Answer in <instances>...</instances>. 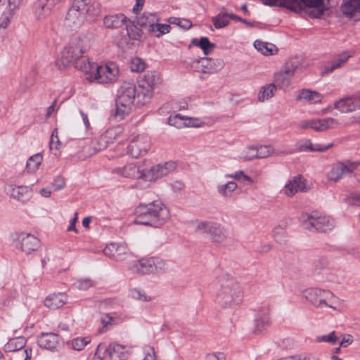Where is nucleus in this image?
Masks as SVG:
<instances>
[{"instance_id": "nucleus-32", "label": "nucleus", "mask_w": 360, "mask_h": 360, "mask_svg": "<svg viewBox=\"0 0 360 360\" xmlns=\"http://www.w3.org/2000/svg\"><path fill=\"white\" fill-rule=\"evenodd\" d=\"M131 269L141 275L153 274L152 257L141 258L134 262Z\"/></svg>"}, {"instance_id": "nucleus-37", "label": "nucleus", "mask_w": 360, "mask_h": 360, "mask_svg": "<svg viewBox=\"0 0 360 360\" xmlns=\"http://www.w3.org/2000/svg\"><path fill=\"white\" fill-rule=\"evenodd\" d=\"M309 8V13L314 18H319L324 11L323 0H302Z\"/></svg>"}, {"instance_id": "nucleus-55", "label": "nucleus", "mask_w": 360, "mask_h": 360, "mask_svg": "<svg viewBox=\"0 0 360 360\" xmlns=\"http://www.w3.org/2000/svg\"><path fill=\"white\" fill-rule=\"evenodd\" d=\"M229 15L226 13L219 14L212 18L214 26L217 29H221L227 26L229 23Z\"/></svg>"}, {"instance_id": "nucleus-5", "label": "nucleus", "mask_w": 360, "mask_h": 360, "mask_svg": "<svg viewBox=\"0 0 360 360\" xmlns=\"http://www.w3.org/2000/svg\"><path fill=\"white\" fill-rule=\"evenodd\" d=\"M142 98V92H137V89L134 83L124 82L117 94L115 112V117L120 120H122L125 115H128L136 99L139 104L143 105L144 103H141L140 102Z\"/></svg>"}, {"instance_id": "nucleus-41", "label": "nucleus", "mask_w": 360, "mask_h": 360, "mask_svg": "<svg viewBox=\"0 0 360 360\" xmlns=\"http://www.w3.org/2000/svg\"><path fill=\"white\" fill-rule=\"evenodd\" d=\"M43 161L41 153H36L28 158L26 162L25 169L28 173L34 174L39 168Z\"/></svg>"}, {"instance_id": "nucleus-40", "label": "nucleus", "mask_w": 360, "mask_h": 360, "mask_svg": "<svg viewBox=\"0 0 360 360\" xmlns=\"http://www.w3.org/2000/svg\"><path fill=\"white\" fill-rule=\"evenodd\" d=\"M171 26L169 24H162L160 22L159 18L157 19L148 32L155 37L160 38L162 36L169 33Z\"/></svg>"}, {"instance_id": "nucleus-3", "label": "nucleus", "mask_w": 360, "mask_h": 360, "mask_svg": "<svg viewBox=\"0 0 360 360\" xmlns=\"http://www.w3.org/2000/svg\"><path fill=\"white\" fill-rule=\"evenodd\" d=\"M84 61V65L79 64L77 67L85 74L86 79L89 81L108 84L118 79L120 71L118 66L114 63L99 65L94 62Z\"/></svg>"}, {"instance_id": "nucleus-17", "label": "nucleus", "mask_w": 360, "mask_h": 360, "mask_svg": "<svg viewBox=\"0 0 360 360\" xmlns=\"http://www.w3.org/2000/svg\"><path fill=\"white\" fill-rule=\"evenodd\" d=\"M191 68L198 72L204 73H213L222 68V63L219 60L210 58H201L194 59L191 64Z\"/></svg>"}, {"instance_id": "nucleus-24", "label": "nucleus", "mask_w": 360, "mask_h": 360, "mask_svg": "<svg viewBox=\"0 0 360 360\" xmlns=\"http://www.w3.org/2000/svg\"><path fill=\"white\" fill-rule=\"evenodd\" d=\"M323 96L319 92L309 89H303L297 92L296 100L309 104L321 103Z\"/></svg>"}, {"instance_id": "nucleus-23", "label": "nucleus", "mask_w": 360, "mask_h": 360, "mask_svg": "<svg viewBox=\"0 0 360 360\" xmlns=\"http://www.w3.org/2000/svg\"><path fill=\"white\" fill-rule=\"evenodd\" d=\"M271 323L270 312L269 309L259 311L255 320V326L252 333L255 335H261Z\"/></svg>"}, {"instance_id": "nucleus-19", "label": "nucleus", "mask_w": 360, "mask_h": 360, "mask_svg": "<svg viewBox=\"0 0 360 360\" xmlns=\"http://www.w3.org/2000/svg\"><path fill=\"white\" fill-rule=\"evenodd\" d=\"M141 167L139 163L131 162L124 166L114 168L112 173L124 178L143 180L144 170Z\"/></svg>"}, {"instance_id": "nucleus-45", "label": "nucleus", "mask_w": 360, "mask_h": 360, "mask_svg": "<svg viewBox=\"0 0 360 360\" xmlns=\"http://www.w3.org/2000/svg\"><path fill=\"white\" fill-rule=\"evenodd\" d=\"M255 49L265 56L273 55L277 51V49L273 44L256 40L254 43Z\"/></svg>"}, {"instance_id": "nucleus-39", "label": "nucleus", "mask_w": 360, "mask_h": 360, "mask_svg": "<svg viewBox=\"0 0 360 360\" xmlns=\"http://www.w3.org/2000/svg\"><path fill=\"white\" fill-rule=\"evenodd\" d=\"M237 188L238 184L233 181H230L225 184H219L217 186V191L223 198H230Z\"/></svg>"}, {"instance_id": "nucleus-31", "label": "nucleus", "mask_w": 360, "mask_h": 360, "mask_svg": "<svg viewBox=\"0 0 360 360\" xmlns=\"http://www.w3.org/2000/svg\"><path fill=\"white\" fill-rule=\"evenodd\" d=\"M331 145L321 146L319 144L314 145L309 139L299 140L295 145L296 150L298 152H323L327 150Z\"/></svg>"}, {"instance_id": "nucleus-15", "label": "nucleus", "mask_w": 360, "mask_h": 360, "mask_svg": "<svg viewBox=\"0 0 360 360\" xmlns=\"http://www.w3.org/2000/svg\"><path fill=\"white\" fill-rule=\"evenodd\" d=\"M176 167V164L172 161L155 165L148 171H144L143 181L154 182L174 171Z\"/></svg>"}, {"instance_id": "nucleus-6", "label": "nucleus", "mask_w": 360, "mask_h": 360, "mask_svg": "<svg viewBox=\"0 0 360 360\" xmlns=\"http://www.w3.org/2000/svg\"><path fill=\"white\" fill-rule=\"evenodd\" d=\"M303 298L316 308L329 307L333 310L342 311L344 302L329 290L309 288L302 291Z\"/></svg>"}, {"instance_id": "nucleus-51", "label": "nucleus", "mask_w": 360, "mask_h": 360, "mask_svg": "<svg viewBox=\"0 0 360 360\" xmlns=\"http://www.w3.org/2000/svg\"><path fill=\"white\" fill-rule=\"evenodd\" d=\"M193 44L200 47L205 55L210 53L215 47L214 44L211 43L207 37H202L199 40L195 39L193 40Z\"/></svg>"}, {"instance_id": "nucleus-33", "label": "nucleus", "mask_w": 360, "mask_h": 360, "mask_svg": "<svg viewBox=\"0 0 360 360\" xmlns=\"http://www.w3.org/2000/svg\"><path fill=\"white\" fill-rule=\"evenodd\" d=\"M342 13L350 18L360 17V1L359 0H347L345 1L341 6Z\"/></svg>"}, {"instance_id": "nucleus-52", "label": "nucleus", "mask_w": 360, "mask_h": 360, "mask_svg": "<svg viewBox=\"0 0 360 360\" xmlns=\"http://www.w3.org/2000/svg\"><path fill=\"white\" fill-rule=\"evenodd\" d=\"M239 158L243 161L257 159L256 145L245 147L239 154Z\"/></svg>"}, {"instance_id": "nucleus-14", "label": "nucleus", "mask_w": 360, "mask_h": 360, "mask_svg": "<svg viewBox=\"0 0 360 360\" xmlns=\"http://www.w3.org/2000/svg\"><path fill=\"white\" fill-rule=\"evenodd\" d=\"M150 148V138L146 134L134 136L127 147V154L134 158H138L147 153Z\"/></svg>"}, {"instance_id": "nucleus-9", "label": "nucleus", "mask_w": 360, "mask_h": 360, "mask_svg": "<svg viewBox=\"0 0 360 360\" xmlns=\"http://www.w3.org/2000/svg\"><path fill=\"white\" fill-rule=\"evenodd\" d=\"M11 239L13 246L26 255L37 251L40 246L39 240L34 235L26 232L13 233Z\"/></svg>"}, {"instance_id": "nucleus-20", "label": "nucleus", "mask_w": 360, "mask_h": 360, "mask_svg": "<svg viewBox=\"0 0 360 360\" xmlns=\"http://www.w3.org/2000/svg\"><path fill=\"white\" fill-rule=\"evenodd\" d=\"M30 186L8 184L5 187L6 193L18 201L25 202L27 195L31 192Z\"/></svg>"}, {"instance_id": "nucleus-56", "label": "nucleus", "mask_w": 360, "mask_h": 360, "mask_svg": "<svg viewBox=\"0 0 360 360\" xmlns=\"http://www.w3.org/2000/svg\"><path fill=\"white\" fill-rule=\"evenodd\" d=\"M186 116L180 114L172 115L168 118V124L176 128L181 129L185 127Z\"/></svg>"}, {"instance_id": "nucleus-54", "label": "nucleus", "mask_w": 360, "mask_h": 360, "mask_svg": "<svg viewBox=\"0 0 360 360\" xmlns=\"http://www.w3.org/2000/svg\"><path fill=\"white\" fill-rule=\"evenodd\" d=\"M61 146L60 141L58 138V129H54L52 131L50 141H49V148L50 150L54 154L57 155Z\"/></svg>"}, {"instance_id": "nucleus-63", "label": "nucleus", "mask_w": 360, "mask_h": 360, "mask_svg": "<svg viewBox=\"0 0 360 360\" xmlns=\"http://www.w3.org/2000/svg\"><path fill=\"white\" fill-rule=\"evenodd\" d=\"M32 356V349L29 348L23 349L17 352L13 356L14 360H30Z\"/></svg>"}, {"instance_id": "nucleus-43", "label": "nucleus", "mask_w": 360, "mask_h": 360, "mask_svg": "<svg viewBox=\"0 0 360 360\" xmlns=\"http://www.w3.org/2000/svg\"><path fill=\"white\" fill-rule=\"evenodd\" d=\"M25 345V340L22 337H18L15 338H11L4 345V349L6 352H12L15 351L19 352L22 350Z\"/></svg>"}, {"instance_id": "nucleus-16", "label": "nucleus", "mask_w": 360, "mask_h": 360, "mask_svg": "<svg viewBox=\"0 0 360 360\" xmlns=\"http://www.w3.org/2000/svg\"><path fill=\"white\" fill-rule=\"evenodd\" d=\"M311 188L306 179L300 175L288 181L283 188V193L288 197H292L298 192H307Z\"/></svg>"}, {"instance_id": "nucleus-13", "label": "nucleus", "mask_w": 360, "mask_h": 360, "mask_svg": "<svg viewBox=\"0 0 360 360\" xmlns=\"http://www.w3.org/2000/svg\"><path fill=\"white\" fill-rule=\"evenodd\" d=\"M359 161L345 160L335 163L327 174L329 181L337 182L345 176L353 173L359 166Z\"/></svg>"}, {"instance_id": "nucleus-46", "label": "nucleus", "mask_w": 360, "mask_h": 360, "mask_svg": "<svg viewBox=\"0 0 360 360\" xmlns=\"http://www.w3.org/2000/svg\"><path fill=\"white\" fill-rule=\"evenodd\" d=\"M153 274H162L169 269L167 262L160 257H152Z\"/></svg>"}, {"instance_id": "nucleus-10", "label": "nucleus", "mask_w": 360, "mask_h": 360, "mask_svg": "<svg viewBox=\"0 0 360 360\" xmlns=\"http://www.w3.org/2000/svg\"><path fill=\"white\" fill-rule=\"evenodd\" d=\"M84 60L90 61L83 57V54L70 42L62 51L60 58L56 61V65L59 69H63L70 64H75V68L78 69L77 65H84Z\"/></svg>"}, {"instance_id": "nucleus-42", "label": "nucleus", "mask_w": 360, "mask_h": 360, "mask_svg": "<svg viewBox=\"0 0 360 360\" xmlns=\"http://www.w3.org/2000/svg\"><path fill=\"white\" fill-rule=\"evenodd\" d=\"M276 89V86L274 83L267 84L262 86L257 94V98L260 102H265L271 98Z\"/></svg>"}, {"instance_id": "nucleus-53", "label": "nucleus", "mask_w": 360, "mask_h": 360, "mask_svg": "<svg viewBox=\"0 0 360 360\" xmlns=\"http://www.w3.org/2000/svg\"><path fill=\"white\" fill-rule=\"evenodd\" d=\"M126 27L127 34L131 39L139 40L142 37V31L132 24V22L127 19V22L124 24Z\"/></svg>"}, {"instance_id": "nucleus-47", "label": "nucleus", "mask_w": 360, "mask_h": 360, "mask_svg": "<svg viewBox=\"0 0 360 360\" xmlns=\"http://www.w3.org/2000/svg\"><path fill=\"white\" fill-rule=\"evenodd\" d=\"M265 5L271 6H285L294 11H297V1L295 0H262Z\"/></svg>"}, {"instance_id": "nucleus-25", "label": "nucleus", "mask_w": 360, "mask_h": 360, "mask_svg": "<svg viewBox=\"0 0 360 360\" xmlns=\"http://www.w3.org/2000/svg\"><path fill=\"white\" fill-rule=\"evenodd\" d=\"M74 48H76L82 54L87 51L91 46L93 36L91 34H82L73 37L70 41Z\"/></svg>"}, {"instance_id": "nucleus-48", "label": "nucleus", "mask_w": 360, "mask_h": 360, "mask_svg": "<svg viewBox=\"0 0 360 360\" xmlns=\"http://www.w3.org/2000/svg\"><path fill=\"white\" fill-rule=\"evenodd\" d=\"M257 159L267 158L276 155V150L271 145H256Z\"/></svg>"}, {"instance_id": "nucleus-12", "label": "nucleus", "mask_w": 360, "mask_h": 360, "mask_svg": "<svg viewBox=\"0 0 360 360\" xmlns=\"http://www.w3.org/2000/svg\"><path fill=\"white\" fill-rule=\"evenodd\" d=\"M162 82L160 74L155 71H148L139 81V88L142 89L143 98L141 103L148 102L154 89Z\"/></svg>"}, {"instance_id": "nucleus-29", "label": "nucleus", "mask_w": 360, "mask_h": 360, "mask_svg": "<svg viewBox=\"0 0 360 360\" xmlns=\"http://www.w3.org/2000/svg\"><path fill=\"white\" fill-rule=\"evenodd\" d=\"M68 302V296L63 292L53 293L44 300V305L50 309H57Z\"/></svg>"}, {"instance_id": "nucleus-11", "label": "nucleus", "mask_w": 360, "mask_h": 360, "mask_svg": "<svg viewBox=\"0 0 360 360\" xmlns=\"http://www.w3.org/2000/svg\"><path fill=\"white\" fill-rule=\"evenodd\" d=\"M332 109L342 114L350 113L360 109V91L351 96H346L335 101L333 106L323 110V113L329 112Z\"/></svg>"}, {"instance_id": "nucleus-18", "label": "nucleus", "mask_w": 360, "mask_h": 360, "mask_svg": "<svg viewBox=\"0 0 360 360\" xmlns=\"http://www.w3.org/2000/svg\"><path fill=\"white\" fill-rule=\"evenodd\" d=\"M297 65L294 63H287L284 70L274 75V84L278 88L286 90L291 84V79L295 74Z\"/></svg>"}, {"instance_id": "nucleus-2", "label": "nucleus", "mask_w": 360, "mask_h": 360, "mask_svg": "<svg viewBox=\"0 0 360 360\" xmlns=\"http://www.w3.org/2000/svg\"><path fill=\"white\" fill-rule=\"evenodd\" d=\"M243 292L238 283L228 275L219 279L215 302L222 309H233L243 300Z\"/></svg>"}, {"instance_id": "nucleus-58", "label": "nucleus", "mask_w": 360, "mask_h": 360, "mask_svg": "<svg viewBox=\"0 0 360 360\" xmlns=\"http://www.w3.org/2000/svg\"><path fill=\"white\" fill-rule=\"evenodd\" d=\"M94 282L89 278H79L75 281L74 285L79 290H87L94 286Z\"/></svg>"}, {"instance_id": "nucleus-35", "label": "nucleus", "mask_w": 360, "mask_h": 360, "mask_svg": "<svg viewBox=\"0 0 360 360\" xmlns=\"http://www.w3.org/2000/svg\"><path fill=\"white\" fill-rule=\"evenodd\" d=\"M350 57L351 55L348 52H343L338 55L337 58L326 65L323 74L330 73L335 70L341 68L346 63Z\"/></svg>"}, {"instance_id": "nucleus-62", "label": "nucleus", "mask_w": 360, "mask_h": 360, "mask_svg": "<svg viewBox=\"0 0 360 360\" xmlns=\"http://www.w3.org/2000/svg\"><path fill=\"white\" fill-rule=\"evenodd\" d=\"M51 186L55 191H60L65 186V180L62 176H57L51 183Z\"/></svg>"}, {"instance_id": "nucleus-8", "label": "nucleus", "mask_w": 360, "mask_h": 360, "mask_svg": "<svg viewBox=\"0 0 360 360\" xmlns=\"http://www.w3.org/2000/svg\"><path fill=\"white\" fill-rule=\"evenodd\" d=\"M195 231L208 236L217 243H222L229 238V230L221 224L213 221H201L197 223Z\"/></svg>"}, {"instance_id": "nucleus-60", "label": "nucleus", "mask_w": 360, "mask_h": 360, "mask_svg": "<svg viewBox=\"0 0 360 360\" xmlns=\"http://www.w3.org/2000/svg\"><path fill=\"white\" fill-rule=\"evenodd\" d=\"M146 68L145 62L140 58H132L130 69L132 72H141Z\"/></svg>"}, {"instance_id": "nucleus-21", "label": "nucleus", "mask_w": 360, "mask_h": 360, "mask_svg": "<svg viewBox=\"0 0 360 360\" xmlns=\"http://www.w3.org/2000/svg\"><path fill=\"white\" fill-rule=\"evenodd\" d=\"M103 254L113 260L123 261L128 254V248L125 245L111 243L105 247Z\"/></svg>"}, {"instance_id": "nucleus-36", "label": "nucleus", "mask_w": 360, "mask_h": 360, "mask_svg": "<svg viewBox=\"0 0 360 360\" xmlns=\"http://www.w3.org/2000/svg\"><path fill=\"white\" fill-rule=\"evenodd\" d=\"M288 226V220L283 219L278 221L273 229V237L275 240L279 243H283L288 238L287 227Z\"/></svg>"}, {"instance_id": "nucleus-27", "label": "nucleus", "mask_w": 360, "mask_h": 360, "mask_svg": "<svg viewBox=\"0 0 360 360\" xmlns=\"http://www.w3.org/2000/svg\"><path fill=\"white\" fill-rule=\"evenodd\" d=\"M340 125V122L333 117H326L323 119H313V128L316 131H324L328 129H333Z\"/></svg>"}, {"instance_id": "nucleus-59", "label": "nucleus", "mask_w": 360, "mask_h": 360, "mask_svg": "<svg viewBox=\"0 0 360 360\" xmlns=\"http://www.w3.org/2000/svg\"><path fill=\"white\" fill-rule=\"evenodd\" d=\"M109 347L105 343H100L96 347L93 360H103Z\"/></svg>"}, {"instance_id": "nucleus-50", "label": "nucleus", "mask_w": 360, "mask_h": 360, "mask_svg": "<svg viewBox=\"0 0 360 360\" xmlns=\"http://www.w3.org/2000/svg\"><path fill=\"white\" fill-rule=\"evenodd\" d=\"M90 342L91 338L89 337H77L70 341L68 345L75 351H82Z\"/></svg>"}, {"instance_id": "nucleus-4", "label": "nucleus", "mask_w": 360, "mask_h": 360, "mask_svg": "<svg viewBox=\"0 0 360 360\" xmlns=\"http://www.w3.org/2000/svg\"><path fill=\"white\" fill-rule=\"evenodd\" d=\"M101 5L91 0H74L66 15V22L69 26L78 27L85 20H91L99 15Z\"/></svg>"}, {"instance_id": "nucleus-34", "label": "nucleus", "mask_w": 360, "mask_h": 360, "mask_svg": "<svg viewBox=\"0 0 360 360\" xmlns=\"http://www.w3.org/2000/svg\"><path fill=\"white\" fill-rule=\"evenodd\" d=\"M54 6L47 0H37L34 7V15L38 20L48 17Z\"/></svg>"}, {"instance_id": "nucleus-7", "label": "nucleus", "mask_w": 360, "mask_h": 360, "mask_svg": "<svg viewBox=\"0 0 360 360\" xmlns=\"http://www.w3.org/2000/svg\"><path fill=\"white\" fill-rule=\"evenodd\" d=\"M302 223L303 228L309 231L326 232L334 227V221L332 218L318 212L303 214Z\"/></svg>"}, {"instance_id": "nucleus-49", "label": "nucleus", "mask_w": 360, "mask_h": 360, "mask_svg": "<svg viewBox=\"0 0 360 360\" xmlns=\"http://www.w3.org/2000/svg\"><path fill=\"white\" fill-rule=\"evenodd\" d=\"M314 341L316 343L326 342L331 345H335L339 341V338L337 333L333 330L328 334L316 335Z\"/></svg>"}, {"instance_id": "nucleus-38", "label": "nucleus", "mask_w": 360, "mask_h": 360, "mask_svg": "<svg viewBox=\"0 0 360 360\" xmlns=\"http://www.w3.org/2000/svg\"><path fill=\"white\" fill-rule=\"evenodd\" d=\"M128 296L137 302H152L153 297L148 294L144 290L139 288H132L128 291Z\"/></svg>"}, {"instance_id": "nucleus-28", "label": "nucleus", "mask_w": 360, "mask_h": 360, "mask_svg": "<svg viewBox=\"0 0 360 360\" xmlns=\"http://www.w3.org/2000/svg\"><path fill=\"white\" fill-rule=\"evenodd\" d=\"M59 342L58 335L53 333H41L37 339V343L41 348L53 350Z\"/></svg>"}, {"instance_id": "nucleus-57", "label": "nucleus", "mask_w": 360, "mask_h": 360, "mask_svg": "<svg viewBox=\"0 0 360 360\" xmlns=\"http://www.w3.org/2000/svg\"><path fill=\"white\" fill-rule=\"evenodd\" d=\"M168 23L176 25L177 26L188 30L192 27V22L186 18H179L176 17H170L167 20Z\"/></svg>"}, {"instance_id": "nucleus-26", "label": "nucleus", "mask_w": 360, "mask_h": 360, "mask_svg": "<svg viewBox=\"0 0 360 360\" xmlns=\"http://www.w3.org/2000/svg\"><path fill=\"white\" fill-rule=\"evenodd\" d=\"M108 347L110 360H126L131 353L130 347L120 344L112 343Z\"/></svg>"}, {"instance_id": "nucleus-44", "label": "nucleus", "mask_w": 360, "mask_h": 360, "mask_svg": "<svg viewBox=\"0 0 360 360\" xmlns=\"http://www.w3.org/2000/svg\"><path fill=\"white\" fill-rule=\"evenodd\" d=\"M158 17L153 13H144L137 19V23L141 27H145L148 31L152 27Z\"/></svg>"}, {"instance_id": "nucleus-1", "label": "nucleus", "mask_w": 360, "mask_h": 360, "mask_svg": "<svg viewBox=\"0 0 360 360\" xmlns=\"http://www.w3.org/2000/svg\"><path fill=\"white\" fill-rule=\"evenodd\" d=\"M134 214L136 224L153 227H161L170 219L169 208L160 200L139 205L135 209Z\"/></svg>"}, {"instance_id": "nucleus-30", "label": "nucleus", "mask_w": 360, "mask_h": 360, "mask_svg": "<svg viewBox=\"0 0 360 360\" xmlns=\"http://www.w3.org/2000/svg\"><path fill=\"white\" fill-rule=\"evenodd\" d=\"M127 22V18L122 14L109 15L104 17L103 23L106 29H119Z\"/></svg>"}, {"instance_id": "nucleus-61", "label": "nucleus", "mask_w": 360, "mask_h": 360, "mask_svg": "<svg viewBox=\"0 0 360 360\" xmlns=\"http://www.w3.org/2000/svg\"><path fill=\"white\" fill-rule=\"evenodd\" d=\"M101 323L103 326L101 332L105 330L109 326H111L115 323V319L109 314H103L101 318Z\"/></svg>"}, {"instance_id": "nucleus-22", "label": "nucleus", "mask_w": 360, "mask_h": 360, "mask_svg": "<svg viewBox=\"0 0 360 360\" xmlns=\"http://www.w3.org/2000/svg\"><path fill=\"white\" fill-rule=\"evenodd\" d=\"M122 132V128L119 126L112 127L106 130L98 140V148L97 150H101L108 147L110 143L119 138Z\"/></svg>"}, {"instance_id": "nucleus-64", "label": "nucleus", "mask_w": 360, "mask_h": 360, "mask_svg": "<svg viewBox=\"0 0 360 360\" xmlns=\"http://www.w3.org/2000/svg\"><path fill=\"white\" fill-rule=\"evenodd\" d=\"M185 121V127H200L204 124V122L198 118L186 117Z\"/></svg>"}]
</instances>
